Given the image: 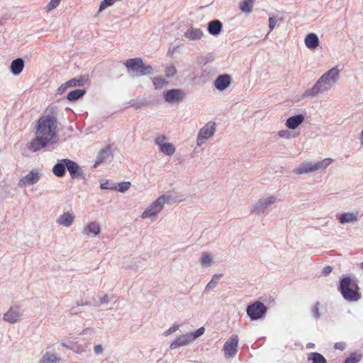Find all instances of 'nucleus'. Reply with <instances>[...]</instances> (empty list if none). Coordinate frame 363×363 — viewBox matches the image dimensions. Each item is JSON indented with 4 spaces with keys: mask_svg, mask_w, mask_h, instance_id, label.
Returning <instances> with one entry per match:
<instances>
[{
    "mask_svg": "<svg viewBox=\"0 0 363 363\" xmlns=\"http://www.w3.org/2000/svg\"><path fill=\"white\" fill-rule=\"evenodd\" d=\"M57 141V126L55 118L50 116L40 117L36 126L35 138L30 142V149L36 152Z\"/></svg>",
    "mask_w": 363,
    "mask_h": 363,
    "instance_id": "f257e3e1",
    "label": "nucleus"
},
{
    "mask_svg": "<svg viewBox=\"0 0 363 363\" xmlns=\"http://www.w3.org/2000/svg\"><path fill=\"white\" fill-rule=\"evenodd\" d=\"M340 69L337 67H332L321 75L311 88L303 93L302 98H313L328 91L335 86L340 79Z\"/></svg>",
    "mask_w": 363,
    "mask_h": 363,
    "instance_id": "f03ea898",
    "label": "nucleus"
},
{
    "mask_svg": "<svg viewBox=\"0 0 363 363\" xmlns=\"http://www.w3.org/2000/svg\"><path fill=\"white\" fill-rule=\"evenodd\" d=\"M339 290L343 298L348 301H357L362 297L357 282L350 277L340 280Z\"/></svg>",
    "mask_w": 363,
    "mask_h": 363,
    "instance_id": "7ed1b4c3",
    "label": "nucleus"
},
{
    "mask_svg": "<svg viewBox=\"0 0 363 363\" xmlns=\"http://www.w3.org/2000/svg\"><path fill=\"white\" fill-rule=\"evenodd\" d=\"M125 66L128 73L135 77L151 75L154 72L153 67L150 65H145L140 57L127 60Z\"/></svg>",
    "mask_w": 363,
    "mask_h": 363,
    "instance_id": "20e7f679",
    "label": "nucleus"
},
{
    "mask_svg": "<svg viewBox=\"0 0 363 363\" xmlns=\"http://www.w3.org/2000/svg\"><path fill=\"white\" fill-rule=\"evenodd\" d=\"M216 131V123L209 121L199 130L196 137V145L201 147L208 140L212 138Z\"/></svg>",
    "mask_w": 363,
    "mask_h": 363,
    "instance_id": "39448f33",
    "label": "nucleus"
},
{
    "mask_svg": "<svg viewBox=\"0 0 363 363\" xmlns=\"http://www.w3.org/2000/svg\"><path fill=\"white\" fill-rule=\"evenodd\" d=\"M155 144L158 147L160 152H162L165 155L171 156L176 152L175 145L168 142V138L164 135H157L154 140Z\"/></svg>",
    "mask_w": 363,
    "mask_h": 363,
    "instance_id": "423d86ee",
    "label": "nucleus"
},
{
    "mask_svg": "<svg viewBox=\"0 0 363 363\" xmlns=\"http://www.w3.org/2000/svg\"><path fill=\"white\" fill-rule=\"evenodd\" d=\"M185 196L174 191L162 193L153 204L175 203L184 201Z\"/></svg>",
    "mask_w": 363,
    "mask_h": 363,
    "instance_id": "0eeeda50",
    "label": "nucleus"
},
{
    "mask_svg": "<svg viewBox=\"0 0 363 363\" xmlns=\"http://www.w3.org/2000/svg\"><path fill=\"white\" fill-rule=\"evenodd\" d=\"M267 311V307L260 301H255L247 308V313L251 320H258L263 318Z\"/></svg>",
    "mask_w": 363,
    "mask_h": 363,
    "instance_id": "6e6552de",
    "label": "nucleus"
},
{
    "mask_svg": "<svg viewBox=\"0 0 363 363\" xmlns=\"http://www.w3.org/2000/svg\"><path fill=\"white\" fill-rule=\"evenodd\" d=\"M40 177L41 174L38 169H32L19 180L18 186L23 188L35 184L40 180Z\"/></svg>",
    "mask_w": 363,
    "mask_h": 363,
    "instance_id": "1a4fd4ad",
    "label": "nucleus"
},
{
    "mask_svg": "<svg viewBox=\"0 0 363 363\" xmlns=\"http://www.w3.org/2000/svg\"><path fill=\"white\" fill-rule=\"evenodd\" d=\"M164 100L169 104H174L182 101L184 98V93L179 89H169L162 93Z\"/></svg>",
    "mask_w": 363,
    "mask_h": 363,
    "instance_id": "9d476101",
    "label": "nucleus"
},
{
    "mask_svg": "<svg viewBox=\"0 0 363 363\" xmlns=\"http://www.w3.org/2000/svg\"><path fill=\"white\" fill-rule=\"evenodd\" d=\"M238 337L236 335L231 336L225 343L223 351L225 355L233 357L238 352Z\"/></svg>",
    "mask_w": 363,
    "mask_h": 363,
    "instance_id": "9b49d317",
    "label": "nucleus"
},
{
    "mask_svg": "<svg viewBox=\"0 0 363 363\" xmlns=\"http://www.w3.org/2000/svg\"><path fill=\"white\" fill-rule=\"evenodd\" d=\"M65 165L72 179H84L83 172L77 162L67 159Z\"/></svg>",
    "mask_w": 363,
    "mask_h": 363,
    "instance_id": "f8f14e48",
    "label": "nucleus"
},
{
    "mask_svg": "<svg viewBox=\"0 0 363 363\" xmlns=\"http://www.w3.org/2000/svg\"><path fill=\"white\" fill-rule=\"evenodd\" d=\"M306 116L304 114L290 116L286 119L285 126L289 130H295L304 122Z\"/></svg>",
    "mask_w": 363,
    "mask_h": 363,
    "instance_id": "ddd939ff",
    "label": "nucleus"
},
{
    "mask_svg": "<svg viewBox=\"0 0 363 363\" xmlns=\"http://www.w3.org/2000/svg\"><path fill=\"white\" fill-rule=\"evenodd\" d=\"M293 172L296 175H302L315 172L313 161H304L296 167Z\"/></svg>",
    "mask_w": 363,
    "mask_h": 363,
    "instance_id": "4468645a",
    "label": "nucleus"
},
{
    "mask_svg": "<svg viewBox=\"0 0 363 363\" xmlns=\"http://www.w3.org/2000/svg\"><path fill=\"white\" fill-rule=\"evenodd\" d=\"M194 341V337L189 334H184L178 337L174 341H173L169 347L171 350H174L182 346H185Z\"/></svg>",
    "mask_w": 363,
    "mask_h": 363,
    "instance_id": "2eb2a0df",
    "label": "nucleus"
},
{
    "mask_svg": "<svg viewBox=\"0 0 363 363\" xmlns=\"http://www.w3.org/2000/svg\"><path fill=\"white\" fill-rule=\"evenodd\" d=\"M231 79L228 74L220 75L214 82V86L218 91H224L230 84Z\"/></svg>",
    "mask_w": 363,
    "mask_h": 363,
    "instance_id": "dca6fc26",
    "label": "nucleus"
},
{
    "mask_svg": "<svg viewBox=\"0 0 363 363\" xmlns=\"http://www.w3.org/2000/svg\"><path fill=\"white\" fill-rule=\"evenodd\" d=\"M304 43L308 49L315 50L319 46L320 41L316 34L311 33L305 37Z\"/></svg>",
    "mask_w": 363,
    "mask_h": 363,
    "instance_id": "f3484780",
    "label": "nucleus"
},
{
    "mask_svg": "<svg viewBox=\"0 0 363 363\" xmlns=\"http://www.w3.org/2000/svg\"><path fill=\"white\" fill-rule=\"evenodd\" d=\"M203 36V32L199 28H190L184 33V37L189 40H199Z\"/></svg>",
    "mask_w": 363,
    "mask_h": 363,
    "instance_id": "a211bd4d",
    "label": "nucleus"
},
{
    "mask_svg": "<svg viewBox=\"0 0 363 363\" xmlns=\"http://www.w3.org/2000/svg\"><path fill=\"white\" fill-rule=\"evenodd\" d=\"M222 28V23L218 20H214L208 23L207 30L210 34L216 36L220 33Z\"/></svg>",
    "mask_w": 363,
    "mask_h": 363,
    "instance_id": "6ab92c4d",
    "label": "nucleus"
},
{
    "mask_svg": "<svg viewBox=\"0 0 363 363\" xmlns=\"http://www.w3.org/2000/svg\"><path fill=\"white\" fill-rule=\"evenodd\" d=\"M67 161V159H62L58 161V162L54 165L52 168V172L55 176L58 177H62L65 175V168H67L65 163Z\"/></svg>",
    "mask_w": 363,
    "mask_h": 363,
    "instance_id": "aec40b11",
    "label": "nucleus"
},
{
    "mask_svg": "<svg viewBox=\"0 0 363 363\" xmlns=\"http://www.w3.org/2000/svg\"><path fill=\"white\" fill-rule=\"evenodd\" d=\"M100 230L101 228L97 223L91 222L84 227L83 229V233L86 236H89L91 235H97L99 234Z\"/></svg>",
    "mask_w": 363,
    "mask_h": 363,
    "instance_id": "412c9836",
    "label": "nucleus"
},
{
    "mask_svg": "<svg viewBox=\"0 0 363 363\" xmlns=\"http://www.w3.org/2000/svg\"><path fill=\"white\" fill-rule=\"evenodd\" d=\"M333 162V160L330 157L325 158L321 160L314 162L313 161V167L314 171H322L327 169L332 163Z\"/></svg>",
    "mask_w": 363,
    "mask_h": 363,
    "instance_id": "4be33fe9",
    "label": "nucleus"
},
{
    "mask_svg": "<svg viewBox=\"0 0 363 363\" xmlns=\"http://www.w3.org/2000/svg\"><path fill=\"white\" fill-rule=\"evenodd\" d=\"M20 316V314L16 308H14L13 307H11L4 315V319L5 321L13 323H16L18 318Z\"/></svg>",
    "mask_w": 363,
    "mask_h": 363,
    "instance_id": "5701e85b",
    "label": "nucleus"
},
{
    "mask_svg": "<svg viewBox=\"0 0 363 363\" xmlns=\"http://www.w3.org/2000/svg\"><path fill=\"white\" fill-rule=\"evenodd\" d=\"M24 62L22 59L14 60L11 64V71L14 75L19 74L23 69Z\"/></svg>",
    "mask_w": 363,
    "mask_h": 363,
    "instance_id": "b1692460",
    "label": "nucleus"
},
{
    "mask_svg": "<svg viewBox=\"0 0 363 363\" xmlns=\"http://www.w3.org/2000/svg\"><path fill=\"white\" fill-rule=\"evenodd\" d=\"M162 206H150L143 213L142 218H154L162 210Z\"/></svg>",
    "mask_w": 363,
    "mask_h": 363,
    "instance_id": "393cba45",
    "label": "nucleus"
},
{
    "mask_svg": "<svg viewBox=\"0 0 363 363\" xmlns=\"http://www.w3.org/2000/svg\"><path fill=\"white\" fill-rule=\"evenodd\" d=\"M74 216L69 213H65L57 219V223L65 226H69L73 223Z\"/></svg>",
    "mask_w": 363,
    "mask_h": 363,
    "instance_id": "a878e982",
    "label": "nucleus"
},
{
    "mask_svg": "<svg viewBox=\"0 0 363 363\" xmlns=\"http://www.w3.org/2000/svg\"><path fill=\"white\" fill-rule=\"evenodd\" d=\"M254 0H243L240 3V9L246 13H250L253 7Z\"/></svg>",
    "mask_w": 363,
    "mask_h": 363,
    "instance_id": "bb28decb",
    "label": "nucleus"
},
{
    "mask_svg": "<svg viewBox=\"0 0 363 363\" xmlns=\"http://www.w3.org/2000/svg\"><path fill=\"white\" fill-rule=\"evenodd\" d=\"M357 213H345L340 217V222L341 223H350L357 220Z\"/></svg>",
    "mask_w": 363,
    "mask_h": 363,
    "instance_id": "cd10ccee",
    "label": "nucleus"
},
{
    "mask_svg": "<svg viewBox=\"0 0 363 363\" xmlns=\"http://www.w3.org/2000/svg\"><path fill=\"white\" fill-rule=\"evenodd\" d=\"M84 94H85V91L83 89H75V90L71 91L67 94V99L70 101H74L79 99L82 96H83Z\"/></svg>",
    "mask_w": 363,
    "mask_h": 363,
    "instance_id": "c85d7f7f",
    "label": "nucleus"
},
{
    "mask_svg": "<svg viewBox=\"0 0 363 363\" xmlns=\"http://www.w3.org/2000/svg\"><path fill=\"white\" fill-rule=\"evenodd\" d=\"M152 83L156 89H163L168 85V82L161 77H154L152 79Z\"/></svg>",
    "mask_w": 363,
    "mask_h": 363,
    "instance_id": "c756f323",
    "label": "nucleus"
},
{
    "mask_svg": "<svg viewBox=\"0 0 363 363\" xmlns=\"http://www.w3.org/2000/svg\"><path fill=\"white\" fill-rule=\"evenodd\" d=\"M131 186L130 182H121L115 184L114 190L121 193L127 191Z\"/></svg>",
    "mask_w": 363,
    "mask_h": 363,
    "instance_id": "7c9ffc66",
    "label": "nucleus"
},
{
    "mask_svg": "<svg viewBox=\"0 0 363 363\" xmlns=\"http://www.w3.org/2000/svg\"><path fill=\"white\" fill-rule=\"evenodd\" d=\"M59 360L55 354L46 352L38 363H55Z\"/></svg>",
    "mask_w": 363,
    "mask_h": 363,
    "instance_id": "2f4dec72",
    "label": "nucleus"
},
{
    "mask_svg": "<svg viewBox=\"0 0 363 363\" xmlns=\"http://www.w3.org/2000/svg\"><path fill=\"white\" fill-rule=\"evenodd\" d=\"M308 359V360H311L313 363H326L325 357L317 352H312L309 354Z\"/></svg>",
    "mask_w": 363,
    "mask_h": 363,
    "instance_id": "473e14b6",
    "label": "nucleus"
},
{
    "mask_svg": "<svg viewBox=\"0 0 363 363\" xmlns=\"http://www.w3.org/2000/svg\"><path fill=\"white\" fill-rule=\"evenodd\" d=\"M281 201V200L280 198H279L277 196H273V195L267 196L262 198V199H260V201H259L260 204H272L274 203H279Z\"/></svg>",
    "mask_w": 363,
    "mask_h": 363,
    "instance_id": "72a5a7b5",
    "label": "nucleus"
},
{
    "mask_svg": "<svg viewBox=\"0 0 363 363\" xmlns=\"http://www.w3.org/2000/svg\"><path fill=\"white\" fill-rule=\"evenodd\" d=\"M88 78L86 77H82L79 78H74L67 82V84L69 85V86H82L87 81Z\"/></svg>",
    "mask_w": 363,
    "mask_h": 363,
    "instance_id": "f704fd0d",
    "label": "nucleus"
},
{
    "mask_svg": "<svg viewBox=\"0 0 363 363\" xmlns=\"http://www.w3.org/2000/svg\"><path fill=\"white\" fill-rule=\"evenodd\" d=\"M277 135L280 138L286 139V140H290V139H291L293 138H295L296 136V135L292 133L289 130V129H284V130H279L277 132Z\"/></svg>",
    "mask_w": 363,
    "mask_h": 363,
    "instance_id": "c9c22d12",
    "label": "nucleus"
},
{
    "mask_svg": "<svg viewBox=\"0 0 363 363\" xmlns=\"http://www.w3.org/2000/svg\"><path fill=\"white\" fill-rule=\"evenodd\" d=\"M111 155V150L109 147L102 150L98 155V162H102L107 160Z\"/></svg>",
    "mask_w": 363,
    "mask_h": 363,
    "instance_id": "e433bc0d",
    "label": "nucleus"
},
{
    "mask_svg": "<svg viewBox=\"0 0 363 363\" xmlns=\"http://www.w3.org/2000/svg\"><path fill=\"white\" fill-rule=\"evenodd\" d=\"M223 274H215L212 279L208 283V284L206 285V288H205V290L206 291H209L211 289H213L214 288L217 284H218V280L219 278L222 277Z\"/></svg>",
    "mask_w": 363,
    "mask_h": 363,
    "instance_id": "4c0bfd02",
    "label": "nucleus"
},
{
    "mask_svg": "<svg viewBox=\"0 0 363 363\" xmlns=\"http://www.w3.org/2000/svg\"><path fill=\"white\" fill-rule=\"evenodd\" d=\"M362 354L358 353H352L347 358L345 363H358L362 359Z\"/></svg>",
    "mask_w": 363,
    "mask_h": 363,
    "instance_id": "58836bf2",
    "label": "nucleus"
},
{
    "mask_svg": "<svg viewBox=\"0 0 363 363\" xmlns=\"http://www.w3.org/2000/svg\"><path fill=\"white\" fill-rule=\"evenodd\" d=\"M115 184L116 182L104 180L100 183V187L102 189L114 190Z\"/></svg>",
    "mask_w": 363,
    "mask_h": 363,
    "instance_id": "ea45409f",
    "label": "nucleus"
},
{
    "mask_svg": "<svg viewBox=\"0 0 363 363\" xmlns=\"http://www.w3.org/2000/svg\"><path fill=\"white\" fill-rule=\"evenodd\" d=\"M116 0H104L99 6V11H101L104 10L107 7L113 5L116 2Z\"/></svg>",
    "mask_w": 363,
    "mask_h": 363,
    "instance_id": "a19ab883",
    "label": "nucleus"
},
{
    "mask_svg": "<svg viewBox=\"0 0 363 363\" xmlns=\"http://www.w3.org/2000/svg\"><path fill=\"white\" fill-rule=\"evenodd\" d=\"M165 75L167 77H172L177 73V69L174 66H168L165 69Z\"/></svg>",
    "mask_w": 363,
    "mask_h": 363,
    "instance_id": "79ce46f5",
    "label": "nucleus"
},
{
    "mask_svg": "<svg viewBox=\"0 0 363 363\" xmlns=\"http://www.w3.org/2000/svg\"><path fill=\"white\" fill-rule=\"evenodd\" d=\"M212 262L211 257L207 254H203L201 257V262L203 265H209Z\"/></svg>",
    "mask_w": 363,
    "mask_h": 363,
    "instance_id": "37998d69",
    "label": "nucleus"
},
{
    "mask_svg": "<svg viewBox=\"0 0 363 363\" xmlns=\"http://www.w3.org/2000/svg\"><path fill=\"white\" fill-rule=\"evenodd\" d=\"M60 1L61 0H50V1L47 5L48 11H51L56 8L59 5Z\"/></svg>",
    "mask_w": 363,
    "mask_h": 363,
    "instance_id": "c03bdc74",
    "label": "nucleus"
},
{
    "mask_svg": "<svg viewBox=\"0 0 363 363\" xmlns=\"http://www.w3.org/2000/svg\"><path fill=\"white\" fill-rule=\"evenodd\" d=\"M205 329L203 327L199 328L195 333H190L194 337V340L198 337L204 333Z\"/></svg>",
    "mask_w": 363,
    "mask_h": 363,
    "instance_id": "a18cd8bd",
    "label": "nucleus"
},
{
    "mask_svg": "<svg viewBox=\"0 0 363 363\" xmlns=\"http://www.w3.org/2000/svg\"><path fill=\"white\" fill-rule=\"evenodd\" d=\"M276 24L277 20L274 18L270 17L269 18V28L270 32L274 29Z\"/></svg>",
    "mask_w": 363,
    "mask_h": 363,
    "instance_id": "49530a36",
    "label": "nucleus"
},
{
    "mask_svg": "<svg viewBox=\"0 0 363 363\" xmlns=\"http://www.w3.org/2000/svg\"><path fill=\"white\" fill-rule=\"evenodd\" d=\"M69 87H70L69 85H67V82H65L58 87L57 93L60 95L62 94L65 91V90Z\"/></svg>",
    "mask_w": 363,
    "mask_h": 363,
    "instance_id": "de8ad7c7",
    "label": "nucleus"
},
{
    "mask_svg": "<svg viewBox=\"0 0 363 363\" xmlns=\"http://www.w3.org/2000/svg\"><path fill=\"white\" fill-rule=\"evenodd\" d=\"M178 328H179L178 325H174L171 328H169L167 330H166L164 332V334H165V335H169L172 334V333H174L175 331H177L178 330Z\"/></svg>",
    "mask_w": 363,
    "mask_h": 363,
    "instance_id": "09e8293b",
    "label": "nucleus"
},
{
    "mask_svg": "<svg viewBox=\"0 0 363 363\" xmlns=\"http://www.w3.org/2000/svg\"><path fill=\"white\" fill-rule=\"evenodd\" d=\"M71 349L77 352H82L84 350V345L75 346L72 345Z\"/></svg>",
    "mask_w": 363,
    "mask_h": 363,
    "instance_id": "8fccbe9b",
    "label": "nucleus"
},
{
    "mask_svg": "<svg viewBox=\"0 0 363 363\" xmlns=\"http://www.w3.org/2000/svg\"><path fill=\"white\" fill-rule=\"evenodd\" d=\"M333 270L330 266H326L323 269V274L325 275L329 274Z\"/></svg>",
    "mask_w": 363,
    "mask_h": 363,
    "instance_id": "3c124183",
    "label": "nucleus"
},
{
    "mask_svg": "<svg viewBox=\"0 0 363 363\" xmlns=\"http://www.w3.org/2000/svg\"><path fill=\"white\" fill-rule=\"evenodd\" d=\"M103 348L101 345H96L94 347V352L96 354H100L102 352Z\"/></svg>",
    "mask_w": 363,
    "mask_h": 363,
    "instance_id": "603ef678",
    "label": "nucleus"
},
{
    "mask_svg": "<svg viewBox=\"0 0 363 363\" xmlns=\"http://www.w3.org/2000/svg\"><path fill=\"white\" fill-rule=\"evenodd\" d=\"M359 140L361 146H363V130L361 131L359 134Z\"/></svg>",
    "mask_w": 363,
    "mask_h": 363,
    "instance_id": "864d4df0",
    "label": "nucleus"
},
{
    "mask_svg": "<svg viewBox=\"0 0 363 363\" xmlns=\"http://www.w3.org/2000/svg\"><path fill=\"white\" fill-rule=\"evenodd\" d=\"M313 313L315 314V318L319 317L318 308L317 306L315 307V308L313 310Z\"/></svg>",
    "mask_w": 363,
    "mask_h": 363,
    "instance_id": "5fc2aeb1",
    "label": "nucleus"
},
{
    "mask_svg": "<svg viewBox=\"0 0 363 363\" xmlns=\"http://www.w3.org/2000/svg\"><path fill=\"white\" fill-rule=\"evenodd\" d=\"M107 300H108V297H107L106 296H105L104 297V299H103V301H103V302H106V301H107Z\"/></svg>",
    "mask_w": 363,
    "mask_h": 363,
    "instance_id": "6e6d98bb",
    "label": "nucleus"
},
{
    "mask_svg": "<svg viewBox=\"0 0 363 363\" xmlns=\"http://www.w3.org/2000/svg\"><path fill=\"white\" fill-rule=\"evenodd\" d=\"M335 348H339V347H338V346H337V344H336V345H335Z\"/></svg>",
    "mask_w": 363,
    "mask_h": 363,
    "instance_id": "4d7b16f0",
    "label": "nucleus"
},
{
    "mask_svg": "<svg viewBox=\"0 0 363 363\" xmlns=\"http://www.w3.org/2000/svg\"><path fill=\"white\" fill-rule=\"evenodd\" d=\"M98 163H99V162H98V161H97V162H96V163H95V164H94V166H96Z\"/></svg>",
    "mask_w": 363,
    "mask_h": 363,
    "instance_id": "13d9d810",
    "label": "nucleus"
},
{
    "mask_svg": "<svg viewBox=\"0 0 363 363\" xmlns=\"http://www.w3.org/2000/svg\"><path fill=\"white\" fill-rule=\"evenodd\" d=\"M98 163H99V162H98V161H97V162H96V163H95V164H94V166H96Z\"/></svg>",
    "mask_w": 363,
    "mask_h": 363,
    "instance_id": "bf43d9fd",
    "label": "nucleus"
},
{
    "mask_svg": "<svg viewBox=\"0 0 363 363\" xmlns=\"http://www.w3.org/2000/svg\"><path fill=\"white\" fill-rule=\"evenodd\" d=\"M362 267L363 268V262H362Z\"/></svg>",
    "mask_w": 363,
    "mask_h": 363,
    "instance_id": "052dcab7",
    "label": "nucleus"
}]
</instances>
